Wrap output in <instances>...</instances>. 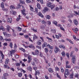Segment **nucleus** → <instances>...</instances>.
<instances>
[{
	"instance_id": "f257e3e1",
	"label": "nucleus",
	"mask_w": 79,
	"mask_h": 79,
	"mask_svg": "<svg viewBox=\"0 0 79 79\" xmlns=\"http://www.w3.org/2000/svg\"><path fill=\"white\" fill-rule=\"evenodd\" d=\"M22 7L23 10H21L22 13V15H23L25 18H27V19H29V15H26V14L25 13L26 10H25V8L23 6H22Z\"/></svg>"
},
{
	"instance_id": "f03ea898",
	"label": "nucleus",
	"mask_w": 79,
	"mask_h": 79,
	"mask_svg": "<svg viewBox=\"0 0 79 79\" xmlns=\"http://www.w3.org/2000/svg\"><path fill=\"white\" fill-rule=\"evenodd\" d=\"M47 6L48 7L50 8L51 10H53L55 7V5L54 4H52L50 2H48L47 4Z\"/></svg>"
},
{
	"instance_id": "7ed1b4c3",
	"label": "nucleus",
	"mask_w": 79,
	"mask_h": 79,
	"mask_svg": "<svg viewBox=\"0 0 79 79\" xmlns=\"http://www.w3.org/2000/svg\"><path fill=\"white\" fill-rule=\"evenodd\" d=\"M76 56L75 55L72 56V58L71 59V61L72 63L73 64H75V63H76Z\"/></svg>"
},
{
	"instance_id": "20e7f679",
	"label": "nucleus",
	"mask_w": 79,
	"mask_h": 79,
	"mask_svg": "<svg viewBox=\"0 0 79 79\" xmlns=\"http://www.w3.org/2000/svg\"><path fill=\"white\" fill-rule=\"evenodd\" d=\"M64 74L67 76H68L69 74V71L68 69H65Z\"/></svg>"
},
{
	"instance_id": "39448f33",
	"label": "nucleus",
	"mask_w": 79,
	"mask_h": 79,
	"mask_svg": "<svg viewBox=\"0 0 79 79\" xmlns=\"http://www.w3.org/2000/svg\"><path fill=\"white\" fill-rule=\"evenodd\" d=\"M37 44L38 45H40L42 44V41L40 40H38L37 41Z\"/></svg>"
},
{
	"instance_id": "423d86ee",
	"label": "nucleus",
	"mask_w": 79,
	"mask_h": 79,
	"mask_svg": "<svg viewBox=\"0 0 79 79\" xmlns=\"http://www.w3.org/2000/svg\"><path fill=\"white\" fill-rule=\"evenodd\" d=\"M73 23H74V24L75 25H76V26H77V24H78V21H77V20L75 19L73 20Z\"/></svg>"
},
{
	"instance_id": "0eeeda50",
	"label": "nucleus",
	"mask_w": 79,
	"mask_h": 79,
	"mask_svg": "<svg viewBox=\"0 0 79 79\" xmlns=\"http://www.w3.org/2000/svg\"><path fill=\"white\" fill-rule=\"evenodd\" d=\"M7 21L8 23H11V21H12V19H11V18H8L7 19Z\"/></svg>"
},
{
	"instance_id": "6e6552de",
	"label": "nucleus",
	"mask_w": 79,
	"mask_h": 79,
	"mask_svg": "<svg viewBox=\"0 0 79 79\" xmlns=\"http://www.w3.org/2000/svg\"><path fill=\"white\" fill-rule=\"evenodd\" d=\"M59 47L61 48H62V49H64V50H65L66 49V48L65 47V46L63 45H60Z\"/></svg>"
},
{
	"instance_id": "1a4fd4ad",
	"label": "nucleus",
	"mask_w": 79,
	"mask_h": 79,
	"mask_svg": "<svg viewBox=\"0 0 79 79\" xmlns=\"http://www.w3.org/2000/svg\"><path fill=\"white\" fill-rule=\"evenodd\" d=\"M55 48L54 50V52L56 53L59 51V49L58 48L57 46H55Z\"/></svg>"
},
{
	"instance_id": "9d476101",
	"label": "nucleus",
	"mask_w": 79,
	"mask_h": 79,
	"mask_svg": "<svg viewBox=\"0 0 79 79\" xmlns=\"http://www.w3.org/2000/svg\"><path fill=\"white\" fill-rule=\"evenodd\" d=\"M10 14H12L14 15H15L16 14V11H13L12 10H11L10 11Z\"/></svg>"
},
{
	"instance_id": "9b49d317",
	"label": "nucleus",
	"mask_w": 79,
	"mask_h": 79,
	"mask_svg": "<svg viewBox=\"0 0 79 79\" xmlns=\"http://www.w3.org/2000/svg\"><path fill=\"white\" fill-rule=\"evenodd\" d=\"M47 46V43L46 42L44 43L42 45V48H44V47H45Z\"/></svg>"
},
{
	"instance_id": "f8f14e48",
	"label": "nucleus",
	"mask_w": 79,
	"mask_h": 79,
	"mask_svg": "<svg viewBox=\"0 0 79 79\" xmlns=\"http://www.w3.org/2000/svg\"><path fill=\"white\" fill-rule=\"evenodd\" d=\"M38 15H39V16H40L41 18H44V15L42 14V13L41 12H39L38 14Z\"/></svg>"
},
{
	"instance_id": "ddd939ff",
	"label": "nucleus",
	"mask_w": 79,
	"mask_h": 79,
	"mask_svg": "<svg viewBox=\"0 0 79 79\" xmlns=\"http://www.w3.org/2000/svg\"><path fill=\"white\" fill-rule=\"evenodd\" d=\"M1 7L2 8V10H5V8H4V4H3V2H2L1 4Z\"/></svg>"
},
{
	"instance_id": "4468645a",
	"label": "nucleus",
	"mask_w": 79,
	"mask_h": 79,
	"mask_svg": "<svg viewBox=\"0 0 79 79\" xmlns=\"http://www.w3.org/2000/svg\"><path fill=\"white\" fill-rule=\"evenodd\" d=\"M16 52V51L15 50H12L11 51H10V54L11 56H12L13 55L12 54H13V53H15Z\"/></svg>"
},
{
	"instance_id": "2eb2a0df",
	"label": "nucleus",
	"mask_w": 79,
	"mask_h": 79,
	"mask_svg": "<svg viewBox=\"0 0 79 79\" xmlns=\"http://www.w3.org/2000/svg\"><path fill=\"white\" fill-rule=\"evenodd\" d=\"M74 73L73 72L70 75V78L71 79H73V76H74Z\"/></svg>"
},
{
	"instance_id": "dca6fc26",
	"label": "nucleus",
	"mask_w": 79,
	"mask_h": 79,
	"mask_svg": "<svg viewBox=\"0 0 79 79\" xmlns=\"http://www.w3.org/2000/svg\"><path fill=\"white\" fill-rule=\"evenodd\" d=\"M29 48H33V49H35V47L32 44H30L29 46Z\"/></svg>"
},
{
	"instance_id": "f3484780",
	"label": "nucleus",
	"mask_w": 79,
	"mask_h": 79,
	"mask_svg": "<svg viewBox=\"0 0 79 79\" xmlns=\"http://www.w3.org/2000/svg\"><path fill=\"white\" fill-rule=\"evenodd\" d=\"M0 55L2 57V59H3L4 58V55L3 54L2 52L0 51Z\"/></svg>"
},
{
	"instance_id": "a211bd4d",
	"label": "nucleus",
	"mask_w": 79,
	"mask_h": 79,
	"mask_svg": "<svg viewBox=\"0 0 79 79\" xmlns=\"http://www.w3.org/2000/svg\"><path fill=\"white\" fill-rule=\"evenodd\" d=\"M48 71L49 73H53V70L51 68H49L48 69Z\"/></svg>"
},
{
	"instance_id": "6ab92c4d",
	"label": "nucleus",
	"mask_w": 79,
	"mask_h": 79,
	"mask_svg": "<svg viewBox=\"0 0 79 79\" xmlns=\"http://www.w3.org/2000/svg\"><path fill=\"white\" fill-rule=\"evenodd\" d=\"M58 35L59 36H58V35H56V37L57 39H60V38L61 37V34L59 33Z\"/></svg>"
},
{
	"instance_id": "aec40b11",
	"label": "nucleus",
	"mask_w": 79,
	"mask_h": 79,
	"mask_svg": "<svg viewBox=\"0 0 79 79\" xmlns=\"http://www.w3.org/2000/svg\"><path fill=\"white\" fill-rule=\"evenodd\" d=\"M16 29L19 31H21L22 30V28L19 27H16Z\"/></svg>"
},
{
	"instance_id": "412c9836",
	"label": "nucleus",
	"mask_w": 79,
	"mask_h": 79,
	"mask_svg": "<svg viewBox=\"0 0 79 79\" xmlns=\"http://www.w3.org/2000/svg\"><path fill=\"white\" fill-rule=\"evenodd\" d=\"M46 18L48 19H50L51 18V17L49 15H47L45 16Z\"/></svg>"
},
{
	"instance_id": "4be33fe9",
	"label": "nucleus",
	"mask_w": 79,
	"mask_h": 79,
	"mask_svg": "<svg viewBox=\"0 0 79 79\" xmlns=\"http://www.w3.org/2000/svg\"><path fill=\"white\" fill-rule=\"evenodd\" d=\"M9 59H7L6 60V61H5V63L6 64H8V63H9Z\"/></svg>"
},
{
	"instance_id": "5701e85b",
	"label": "nucleus",
	"mask_w": 79,
	"mask_h": 79,
	"mask_svg": "<svg viewBox=\"0 0 79 79\" xmlns=\"http://www.w3.org/2000/svg\"><path fill=\"white\" fill-rule=\"evenodd\" d=\"M10 9H16V6H14L12 5H11L10 6Z\"/></svg>"
},
{
	"instance_id": "b1692460",
	"label": "nucleus",
	"mask_w": 79,
	"mask_h": 79,
	"mask_svg": "<svg viewBox=\"0 0 79 79\" xmlns=\"http://www.w3.org/2000/svg\"><path fill=\"white\" fill-rule=\"evenodd\" d=\"M29 6L30 7V10L31 11H34V8L31 5H30Z\"/></svg>"
},
{
	"instance_id": "393cba45",
	"label": "nucleus",
	"mask_w": 79,
	"mask_h": 79,
	"mask_svg": "<svg viewBox=\"0 0 79 79\" xmlns=\"http://www.w3.org/2000/svg\"><path fill=\"white\" fill-rule=\"evenodd\" d=\"M35 53L36 55H38L39 54V50L36 49L35 50Z\"/></svg>"
},
{
	"instance_id": "a878e982",
	"label": "nucleus",
	"mask_w": 79,
	"mask_h": 79,
	"mask_svg": "<svg viewBox=\"0 0 79 79\" xmlns=\"http://www.w3.org/2000/svg\"><path fill=\"white\" fill-rule=\"evenodd\" d=\"M48 10V7H44V10H43V11H47Z\"/></svg>"
},
{
	"instance_id": "bb28decb",
	"label": "nucleus",
	"mask_w": 79,
	"mask_h": 79,
	"mask_svg": "<svg viewBox=\"0 0 79 79\" xmlns=\"http://www.w3.org/2000/svg\"><path fill=\"white\" fill-rule=\"evenodd\" d=\"M37 8L38 9H40V4L39 3H37Z\"/></svg>"
},
{
	"instance_id": "cd10ccee",
	"label": "nucleus",
	"mask_w": 79,
	"mask_h": 79,
	"mask_svg": "<svg viewBox=\"0 0 79 79\" xmlns=\"http://www.w3.org/2000/svg\"><path fill=\"white\" fill-rule=\"evenodd\" d=\"M73 31L74 32H75V33H77V31H78V29L75 28V29H73Z\"/></svg>"
},
{
	"instance_id": "c85d7f7f",
	"label": "nucleus",
	"mask_w": 79,
	"mask_h": 79,
	"mask_svg": "<svg viewBox=\"0 0 79 79\" xmlns=\"http://www.w3.org/2000/svg\"><path fill=\"white\" fill-rule=\"evenodd\" d=\"M67 40H68V41H69V42L70 43V44H74L73 41H71V40L68 39H67Z\"/></svg>"
},
{
	"instance_id": "c756f323",
	"label": "nucleus",
	"mask_w": 79,
	"mask_h": 79,
	"mask_svg": "<svg viewBox=\"0 0 79 79\" xmlns=\"http://www.w3.org/2000/svg\"><path fill=\"white\" fill-rule=\"evenodd\" d=\"M44 52L46 53H48V49L47 48H46L44 49Z\"/></svg>"
},
{
	"instance_id": "7c9ffc66",
	"label": "nucleus",
	"mask_w": 79,
	"mask_h": 79,
	"mask_svg": "<svg viewBox=\"0 0 79 79\" xmlns=\"http://www.w3.org/2000/svg\"><path fill=\"white\" fill-rule=\"evenodd\" d=\"M79 75L78 73H76L74 75L75 77H76L77 79H79Z\"/></svg>"
},
{
	"instance_id": "2f4dec72",
	"label": "nucleus",
	"mask_w": 79,
	"mask_h": 79,
	"mask_svg": "<svg viewBox=\"0 0 79 79\" xmlns=\"http://www.w3.org/2000/svg\"><path fill=\"white\" fill-rule=\"evenodd\" d=\"M21 19V15H19V16H18V17L16 19V20L17 21H18L19 19Z\"/></svg>"
},
{
	"instance_id": "473e14b6",
	"label": "nucleus",
	"mask_w": 79,
	"mask_h": 79,
	"mask_svg": "<svg viewBox=\"0 0 79 79\" xmlns=\"http://www.w3.org/2000/svg\"><path fill=\"white\" fill-rule=\"evenodd\" d=\"M0 30H2L3 31H5V29L3 28V26H1L0 27Z\"/></svg>"
},
{
	"instance_id": "72a5a7b5",
	"label": "nucleus",
	"mask_w": 79,
	"mask_h": 79,
	"mask_svg": "<svg viewBox=\"0 0 79 79\" xmlns=\"http://www.w3.org/2000/svg\"><path fill=\"white\" fill-rule=\"evenodd\" d=\"M34 61L36 62V63H37L39 62V61L37 60V58H34Z\"/></svg>"
},
{
	"instance_id": "f704fd0d",
	"label": "nucleus",
	"mask_w": 79,
	"mask_h": 79,
	"mask_svg": "<svg viewBox=\"0 0 79 79\" xmlns=\"http://www.w3.org/2000/svg\"><path fill=\"white\" fill-rule=\"evenodd\" d=\"M21 6H22L20 5V4H19L18 5V7H16V9H19V8H21Z\"/></svg>"
},
{
	"instance_id": "c9c22d12",
	"label": "nucleus",
	"mask_w": 79,
	"mask_h": 79,
	"mask_svg": "<svg viewBox=\"0 0 79 79\" xmlns=\"http://www.w3.org/2000/svg\"><path fill=\"white\" fill-rule=\"evenodd\" d=\"M27 69L28 70V71H32V68L31 67H29L27 68Z\"/></svg>"
},
{
	"instance_id": "e433bc0d",
	"label": "nucleus",
	"mask_w": 79,
	"mask_h": 79,
	"mask_svg": "<svg viewBox=\"0 0 79 79\" xmlns=\"http://www.w3.org/2000/svg\"><path fill=\"white\" fill-rule=\"evenodd\" d=\"M4 66L5 68H7V69H10V68L7 65H4Z\"/></svg>"
},
{
	"instance_id": "4c0bfd02",
	"label": "nucleus",
	"mask_w": 79,
	"mask_h": 79,
	"mask_svg": "<svg viewBox=\"0 0 79 79\" xmlns=\"http://www.w3.org/2000/svg\"><path fill=\"white\" fill-rule=\"evenodd\" d=\"M62 55L63 56H66V55H65V52H63L61 53Z\"/></svg>"
},
{
	"instance_id": "58836bf2",
	"label": "nucleus",
	"mask_w": 79,
	"mask_h": 79,
	"mask_svg": "<svg viewBox=\"0 0 79 79\" xmlns=\"http://www.w3.org/2000/svg\"><path fill=\"white\" fill-rule=\"evenodd\" d=\"M41 23L42 24H46V23H47V22H46V21L44 20H42L41 21Z\"/></svg>"
},
{
	"instance_id": "ea45409f",
	"label": "nucleus",
	"mask_w": 79,
	"mask_h": 79,
	"mask_svg": "<svg viewBox=\"0 0 79 79\" xmlns=\"http://www.w3.org/2000/svg\"><path fill=\"white\" fill-rule=\"evenodd\" d=\"M5 40L6 42H10L11 41V39H5Z\"/></svg>"
},
{
	"instance_id": "a19ab883",
	"label": "nucleus",
	"mask_w": 79,
	"mask_h": 79,
	"mask_svg": "<svg viewBox=\"0 0 79 79\" xmlns=\"http://www.w3.org/2000/svg\"><path fill=\"white\" fill-rule=\"evenodd\" d=\"M60 71L61 73H64V70L63 68L62 67L60 68Z\"/></svg>"
},
{
	"instance_id": "79ce46f5",
	"label": "nucleus",
	"mask_w": 79,
	"mask_h": 79,
	"mask_svg": "<svg viewBox=\"0 0 79 79\" xmlns=\"http://www.w3.org/2000/svg\"><path fill=\"white\" fill-rule=\"evenodd\" d=\"M34 36L33 37L34 40H35V39H37V36H36L35 35H34Z\"/></svg>"
},
{
	"instance_id": "37998d69",
	"label": "nucleus",
	"mask_w": 79,
	"mask_h": 79,
	"mask_svg": "<svg viewBox=\"0 0 79 79\" xmlns=\"http://www.w3.org/2000/svg\"><path fill=\"white\" fill-rule=\"evenodd\" d=\"M19 50H22V51H23V52H26V51H25V49H23V48H19Z\"/></svg>"
},
{
	"instance_id": "c03bdc74",
	"label": "nucleus",
	"mask_w": 79,
	"mask_h": 79,
	"mask_svg": "<svg viewBox=\"0 0 79 79\" xmlns=\"http://www.w3.org/2000/svg\"><path fill=\"white\" fill-rule=\"evenodd\" d=\"M47 24L48 26H50L51 24V22L50 21H47Z\"/></svg>"
},
{
	"instance_id": "a18cd8bd",
	"label": "nucleus",
	"mask_w": 79,
	"mask_h": 79,
	"mask_svg": "<svg viewBox=\"0 0 79 79\" xmlns=\"http://www.w3.org/2000/svg\"><path fill=\"white\" fill-rule=\"evenodd\" d=\"M72 17H73V14H70V15H69L67 16L68 18H72Z\"/></svg>"
},
{
	"instance_id": "49530a36",
	"label": "nucleus",
	"mask_w": 79,
	"mask_h": 79,
	"mask_svg": "<svg viewBox=\"0 0 79 79\" xmlns=\"http://www.w3.org/2000/svg\"><path fill=\"white\" fill-rule=\"evenodd\" d=\"M26 2L27 3H29L31 2V0H26Z\"/></svg>"
},
{
	"instance_id": "de8ad7c7",
	"label": "nucleus",
	"mask_w": 79,
	"mask_h": 79,
	"mask_svg": "<svg viewBox=\"0 0 79 79\" xmlns=\"http://www.w3.org/2000/svg\"><path fill=\"white\" fill-rule=\"evenodd\" d=\"M53 23L55 24L56 26L57 25V22H56V21H54L52 22Z\"/></svg>"
},
{
	"instance_id": "09e8293b",
	"label": "nucleus",
	"mask_w": 79,
	"mask_h": 79,
	"mask_svg": "<svg viewBox=\"0 0 79 79\" xmlns=\"http://www.w3.org/2000/svg\"><path fill=\"white\" fill-rule=\"evenodd\" d=\"M20 2L21 3H22V4H25V2L23 1H22L21 0H19Z\"/></svg>"
},
{
	"instance_id": "8fccbe9b",
	"label": "nucleus",
	"mask_w": 79,
	"mask_h": 79,
	"mask_svg": "<svg viewBox=\"0 0 79 79\" xmlns=\"http://www.w3.org/2000/svg\"><path fill=\"white\" fill-rule=\"evenodd\" d=\"M46 38L48 40H50V42H52V39L49 38L48 37H46Z\"/></svg>"
},
{
	"instance_id": "3c124183",
	"label": "nucleus",
	"mask_w": 79,
	"mask_h": 79,
	"mask_svg": "<svg viewBox=\"0 0 79 79\" xmlns=\"http://www.w3.org/2000/svg\"><path fill=\"white\" fill-rule=\"evenodd\" d=\"M7 30L8 31H10V27L9 25H7Z\"/></svg>"
},
{
	"instance_id": "603ef678",
	"label": "nucleus",
	"mask_w": 79,
	"mask_h": 79,
	"mask_svg": "<svg viewBox=\"0 0 79 79\" xmlns=\"http://www.w3.org/2000/svg\"><path fill=\"white\" fill-rule=\"evenodd\" d=\"M9 46L10 47V48H13V44L11 42H10V43Z\"/></svg>"
},
{
	"instance_id": "864d4df0",
	"label": "nucleus",
	"mask_w": 79,
	"mask_h": 79,
	"mask_svg": "<svg viewBox=\"0 0 79 79\" xmlns=\"http://www.w3.org/2000/svg\"><path fill=\"white\" fill-rule=\"evenodd\" d=\"M3 76L4 77H6L8 76V74L7 73H5L4 74Z\"/></svg>"
},
{
	"instance_id": "5fc2aeb1",
	"label": "nucleus",
	"mask_w": 79,
	"mask_h": 79,
	"mask_svg": "<svg viewBox=\"0 0 79 79\" xmlns=\"http://www.w3.org/2000/svg\"><path fill=\"white\" fill-rule=\"evenodd\" d=\"M35 71L36 72L35 73V76H37V74H39L40 73L39 71H37V72L36 71Z\"/></svg>"
},
{
	"instance_id": "6e6d98bb",
	"label": "nucleus",
	"mask_w": 79,
	"mask_h": 79,
	"mask_svg": "<svg viewBox=\"0 0 79 79\" xmlns=\"http://www.w3.org/2000/svg\"><path fill=\"white\" fill-rule=\"evenodd\" d=\"M40 39L42 40V42H44V38L43 37H40Z\"/></svg>"
},
{
	"instance_id": "4d7b16f0",
	"label": "nucleus",
	"mask_w": 79,
	"mask_h": 79,
	"mask_svg": "<svg viewBox=\"0 0 79 79\" xmlns=\"http://www.w3.org/2000/svg\"><path fill=\"white\" fill-rule=\"evenodd\" d=\"M18 76L19 77H21L22 76V73H18Z\"/></svg>"
},
{
	"instance_id": "13d9d810",
	"label": "nucleus",
	"mask_w": 79,
	"mask_h": 79,
	"mask_svg": "<svg viewBox=\"0 0 79 79\" xmlns=\"http://www.w3.org/2000/svg\"><path fill=\"white\" fill-rule=\"evenodd\" d=\"M20 63H21V64H22V66L23 67L25 66V64H24V63H22L21 61H20Z\"/></svg>"
},
{
	"instance_id": "bf43d9fd",
	"label": "nucleus",
	"mask_w": 79,
	"mask_h": 79,
	"mask_svg": "<svg viewBox=\"0 0 79 79\" xmlns=\"http://www.w3.org/2000/svg\"><path fill=\"white\" fill-rule=\"evenodd\" d=\"M56 76L57 77H58V78H59V79H61V77H60V75H58V73H56Z\"/></svg>"
},
{
	"instance_id": "052dcab7",
	"label": "nucleus",
	"mask_w": 79,
	"mask_h": 79,
	"mask_svg": "<svg viewBox=\"0 0 79 79\" xmlns=\"http://www.w3.org/2000/svg\"><path fill=\"white\" fill-rule=\"evenodd\" d=\"M66 68H71V66L69 65H66Z\"/></svg>"
},
{
	"instance_id": "680f3d73",
	"label": "nucleus",
	"mask_w": 79,
	"mask_h": 79,
	"mask_svg": "<svg viewBox=\"0 0 79 79\" xmlns=\"http://www.w3.org/2000/svg\"><path fill=\"white\" fill-rule=\"evenodd\" d=\"M55 69H56V71H60V69H59L58 68V67H56Z\"/></svg>"
},
{
	"instance_id": "e2e57ef3",
	"label": "nucleus",
	"mask_w": 79,
	"mask_h": 79,
	"mask_svg": "<svg viewBox=\"0 0 79 79\" xmlns=\"http://www.w3.org/2000/svg\"><path fill=\"white\" fill-rule=\"evenodd\" d=\"M16 65L17 66H20V65H21V64H20L19 63H16Z\"/></svg>"
},
{
	"instance_id": "0e129e2a",
	"label": "nucleus",
	"mask_w": 79,
	"mask_h": 79,
	"mask_svg": "<svg viewBox=\"0 0 79 79\" xmlns=\"http://www.w3.org/2000/svg\"><path fill=\"white\" fill-rule=\"evenodd\" d=\"M65 63H66V65H68V64H69V61H66L65 62Z\"/></svg>"
},
{
	"instance_id": "69168bd1",
	"label": "nucleus",
	"mask_w": 79,
	"mask_h": 79,
	"mask_svg": "<svg viewBox=\"0 0 79 79\" xmlns=\"http://www.w3.org/2000/svg\"><path fill=\"white\" fill-rule=\"evenodd\" d=\"M0 39H1V40H2V42H3V41H4V39H3L2 36H0Z\"/></svg>"
},
{
	"instance_id": "338daca9",
	"label": "nucleus",
	"mask_w": 79,
	"mask_h": 79,
	"mask_svg": "<svg viewBox=\"0 0 79 79\" xmlns=\"http://www.w3.org/2000/svg\"><path fill=\"white\" fill-rule=\"evenodd\" d=\"M36 48L38 49H40V50H41V47H40L38 46H36Z\"/></svg>"
},
{
	"instance_id": "774afa93",
	"label": "nucleus",
	"mask_w": 79,
	"mask_h": 79,
	"mask_svg": "<svg viewBox=\"0 0 79 79\" xmlns=\"http://www.w3.org/2000/svg\"><path fill=\"white\" fill-rule=\"evenodd\" d=\"M45 77L46 79H50V78H48V76H47L46 75H45Z\"/></svg>"
}]
</instances>
